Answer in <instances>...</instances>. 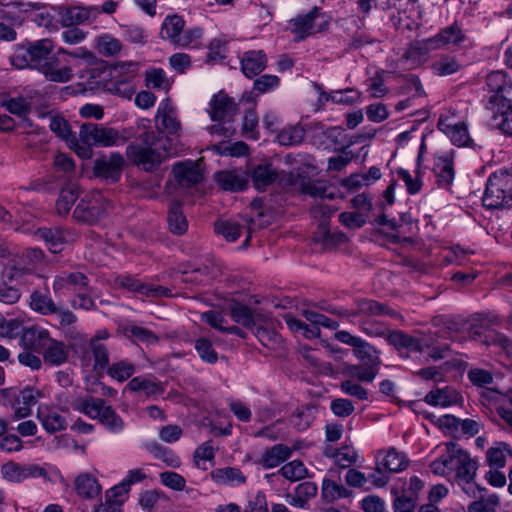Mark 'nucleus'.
<instances>
[{
    "instance_id": "f257e3e1",
    "label": "nucleus",
    "mask_w": 512,
    "mask_h": 512,
    "mask_svg": "<svg viewBox=\"0 0 512 512\" xmlns=\"http://www.w3.org/2000/svg\"><path fill=\"white\" fill-rule=\"evenodd\" d=\"M143 132L138 135V143L129 144L126 148L127 157L146 172L157 169L162 161L170 154L168 139L159 136L150 129V121L141 119L137 123Z\"/></svg>"
},
{
    "instance_id": "f03ea898",
    "label": "nucleus",
    "mask_w": 512,
    "mask_h": 512,
    "mask_svg": "<svg viewBox=\"0 0 512 512\" xmlns=\"http://www.w3.org/2000/svg\"><path fill=\"white\" fill-rule=\"evenodd\" d=\"M53 49V42L48 38L17 44L10 56V63L17 69L29 68L38 71Z\"/></svg>"
},
{
    "instance_id": "7ed1b4c3",
    "label": "nucleus",
    "mask_w": 512,
    "mask_h": 512,
    "mask_svg": "<svg viewBox=\"0 0 512 512\" xmlns=\"http://www.w3.org/2000/svg\"><path fill=\"white\" fill-rule=\"evenodd\" d=\"M482 201L487 209L512 206V170L500 169L488 177Z\"/></svg>"
},
{
    "instance_id": "20e7f679",
    "label": "nucleus",
    "mask_w": 512,
    "mask_h": 512,
    "mask_svg": "<svg viewBox=\"0 0 512 512\" xmlns=\"http://www.w3.org/2000/svg\"><path fill=\"white\" fill-rule=\"evenodd\" d=\"M111 201L101 191H92L83 197L73 211L78 222L94 224L101 220L111 209Z\"/></svg>"
},
{
    "instance_id": "39448f33",
    "label": "nucleus",
    "mask_w": 512,
    "mask_h": 512,
    "mask_svg": "<svg viewBox=\"0 0 512 512\" xmlns=\"http://www.w3.org/2000/svg\"><path fill=\"white\" fill-rule=\"evenodd\" d=\"M209 105V115L212 121L223 122V124L218 123L209 127L210 133L230 136L232 134L231 127H226L225 124L232 121L237 114V104L227 94L219 92L213 96Z\"/></svg>"
},
{
    "instance_id": "423d86ee",
    "label": "nucleus",
    "mask_w": 512,
    "mask_h": 512,
    "mask_svg": "<svg viewBox=\"0 0 512 512\" xmlns=\"http://www.w3.org/2000/svg\"><path fill=\"white\" fill-rule=\"evenodd\" d=\"M488 95L487 107H512V80L502 70L492 71L486 77Z\"/></svg>"
},
{
    "instance_id": "0eeeda50",
    "label": "nucleus",
    "mask_w": 512,
    "mask_h": 512,
    "mask_svg": "<svg viewBox=\"0 0 512 512\" xmlns=\"http://www.w3.org/2000/svg\"><path fill=\"white\" fill-rule=\"evenodd\" d=\"M79 138L83 143L97 147L120 146L128 140V137L117 129L95 123L83 124L80 127Z\"/></svg>"
},
{
    "instance_id": "6e6552de",
    "label": "nucleus",
    "mask_w": 512,
    "mask_h": 512,
    "mask_svg": "<svg viewBox=\"0 0 512 512\" xmlns=\"http://www.w3.org/2000/svg\"><path fill=\"white\" fill-rule=\"evenodd\" d=\"M125 165V159L119 152H111L94 160L93 174L107 183L120 180Z\"/></svg>"
},
{
    "instance_id": "1a4fd4ad",
    "label": "nucleus",
    "mask_w": 512,
    "mask_h": 512,
    "mask_svg": "<svg viewBox=\"0 0 512 512\" xmlns=\"http://www.w3.org/2000/svg\"><path fill=\"white\" fill-rule=\"evenodd\" d=\"M457 466L452 478L455 479L465 494L469 497L477 498V494L481 491L480 486L474 481L478 469L477 462L465 451Z\"/></svg>"
},
{
    "instance_id": "9d476101",
    "label": "nucleus",
    "mask_w": 512,
    "mask_h": 512,
    "mask_svg": "<svg viewBox=\"0 0 512 512\" xmlns=\"http://www.w3.org/2000/svg\"><path fill=\"white\" fill-rule=\"evenodd\" d=\"M464 452L465 450L458 444L454 442L447 443L446 452L430 464L431 471L439 476L452 477Z\"/></svg>"
},
{
    "instance_id": "9b49d317",
    "label": "nucleus",
    "mask_w": 512,
    "mask_h": 512,
    "mask_svg": "<svg viewBox=\"0 0 512 512\" xmlns=\"http://www.w3.org/2000/svg\"><path fill=\"white\" fill-rule=\"evenodd\" d=\"M35 236L46 242L51 252L58 253L65 244L73 243L77 239L78 234L75 230L57 226L53 228H39L36 230Z\"/></svg>"
},
{
    "instance_id": "f8f14e48",
    "label": "nucleus",
    "mask_w": 512,
    "mask_h": 512,
    "mask_svg": "<svg viewBox=\"0 0 512 512\" xmlns=\"http://www.w3.org/2000/svg\"><path fill=\"white\" fill-rule=\"evenodd\" d=\"M427 47L439 49L442 47H466L469 39L457 24L441 29L434 37L426 40Z\"/></svg>"
},
{
    "instance_id": "ddd939ff",
    "label": "nucleus",
    "mask_w": 512,
    "mask_h": 512,
    "mask_svg": "<svg viewBox=\"0 0 512 512\" xmlns=\"http://www.w3.org/2000/svg\"><path fill=\"white\" fill-rule=\"evenodd\" d=\"M0 19L6 20L13 25H21L28 13L39 11L44 8L38 2L11 1L4 2L0 0Z\"/></svg>"
},
{
    "instance_id": "4468645a",
    "label": "nucleus",
    "mask_w": 512,
    "mask_h": 512,
    "mask_svg": "<svg viewBox=\"0 0 512 512\" xmlns=\"http://www.w3.org/2000/svg\"><path fill=\"white\" fill-rule=\"evenodd\" d=\"M157 135H176L181 129V123L177 118L176 109L169 99L160 102L155 116Z\"/></svg>"
},
{
    "instance_id": "2eb2a0df",
    "label": "nucleus",
    "mask_w": 512,
    "mask_h": 512,
    "mask_svg": "<svg viewBox=\"0 0 512 512\" xmlns=\"http://www.w3.org/2000/svg\"><path fill=\"white\" fill-rule=\"evenodd\" d=\"M116 283L129 291L138 292L150 298L171 296V291L168 288L160 285L142 283L138 278L132 275H120L116 278Z\"/></svg>"
},
{
    "instance_id": "dca6fc26",
    "label": "nucleus",
    "mask_w": 512,
    "mask_h": 512,
    "mask_svg": "<svg viewBox=\"0 0 512 512\" xmlns=\"http://www.w3.org/2000/svg\"><path fill=\"white\" fill-rule=\"evenodd\" d=\"M356 310L354 312L341 313L340 311L329 309L328 311L333 314L343 315V316H357V315H366V316H390L396 317L398 314L396 311L391 309L389 306L377 302L372 299L361 298L355 301Z\"/></svg>"
},
{
    "instance_id": "f3484780",
    "label": "nucleus",
    "mask_w": 512,
    "mask_h": 512,
    "mask_svg": "<svg viewBox=\"0 0 512 512\" xmlns=\"http://www.w3.org/2000/svg\"><path fill=\"white\" fill-rule=\"evenodd\" d=\"M51 337L47 329L33 325L25 328L19 339V345L23 349H28L41 355Z\"/></svg>"
},
{
    "instance_id": "a211bd4d",
    "label": "nucleus",
    "mask_w": 512,
    "mask_h": 512,
    "mask_svg": "<svg viewBox=\"0 0 512 512\" xmlns=\"http://www.w3.org/2000/svg\"><path fill=\"white\" fill-rule=\"evenodd\" d=\"M172 173L181 187H192L203 180L201 167L193 161L178 162L173 166Z\"/></svg>"
},
{
    "instance_id": "6ab92c4d",
    "label": "nucleus",
    "mask_w": 512,
    "mask_h": 512,
    "mask_svg": "<svg viewBox=\"0 0 512 512\" xmlns=\"http://www.w3.org/2000/svg\"><path fill=\"white\" fill-rule=\"evenodd\" d=\"M99 15V7H66L59 11L60 23L64 27H72L95 19Z\"/></svg>"
},
{
    "instance_id": "aec40b11",
    "label": "nucleus",
    "mask_w": 512,
    "mask_h": 512,
    "mask_svg": "<svg viewBox=\"0 0 512 512\" xmlns=\"http://www.w3.org/2000/svg\"><path fill=\"white\" fill-rule=\"evenodd\" d=\"M41 355L44 364L59 367L68 361L70 348L63 341L51 337Z\"/></svg>"
},
{
    "instance_id": "412c9836",
    "label": "nucleus",
    "mask_w": 512,
    "mask_h": 512,
    "mask_svg": "<svg viewBox=\"0 0 512 512\" xmlns=\"http://www.w3.org/2000/svg\"><path fill=\"white\" fill-rule=\"evenodd\" d=\"M267 61L263 50L245 51L240 58L241 71L247 78H253L266 68Z\"/></svg>"
},
{
    "instance_id": "4be33fe9",
    "label": "nucleus",
    "mask_w": 512,
    "mask_h": 512,
    "mask_svg": "<svg viewBox=\"0 0 512 512\" xmlns=\"http://www.w3.org/2000/svg\"><path fill=\"white\" fill-rule=\"evenodd\" d=\"M319 16V8L314 7L306 14L297 15L289 21V29L296 41H302L313 32L314 22Z\"/></svg>"
},
{
    "instance_id": "5701e85b",
    "label": "nucleus",
    "mask_w": 512,
    "mask_h": 512,
    "mask_svg": "<svg viewBox=\"0 0 512 512\" xmlns=\"http://www.w3.org/2000/svg\"><path fill=\"white\" fill-rule=\"evenodd\" d=\"M387 340L399 351L402 357H409L403 350L421 353L424 351L425 346L428 347V343H423L420 339L399 330L390 332Z\"/></svg>"
},
{
    "instance_id": "b1692460",
    "label": "nucleus",
    "mask_w": 512,
    "mask_h": 512,
    "mask_svg": "<svg viewBox=\"0 0 512 512\" xmlns=\"http://www.w3.org/2000/svg\"><path fill=\"white\" fill-rule=\"evenodd\" d=\"M44 77L52 82L66 83L73 77L72 69L69 66L59 67V60L52 53L38 70Z\"/></svg>"
},
{
    "instance_id": "393cba45",
    "label": "nucleus",
    "mask_w": 512,
    "mask_h": 512,
    "mask_svg": "<svg viewBox=\"0 0 512 512\" xmlns=\"http://www.w3.org/2000/svg\"><path fill=\"white\" fill-rule=\"evenodd\" d=\"M217 184L225 191H242L248 183L247 175L241 169L223 170L215 174Z\"/></svg>"
},
{
    "instance_id": "a878e982",
    "label": "nucleus",
    "mask_w": 512,
    "mask_h": 512,
    "mask_svg": "<svg viewBox=\"0 0 512 512\" xmlns=\"http://www.w3.org/2000/svg\"><path fill=\"white\" fill-rule=\"evenodd\" d=\"M107 406L108 405H106V401L104 399L93 396L78 398L72 404V408L75 411H78L91 419H97L98 421L101 420Z\"/></svg>"
},
{
    "instance_id": "bb28decb",
    "label": "nucleus",
    "mask_w": 512,
    "mask_h": 512,
    "mask_svg": "<svg viewBox=\"0 0 512 512\" xmlns=\"http://www.w3.org/2000/svg\"><path fill=\"white\" fill-rule=\"evenodd\" d=\"M424 400L431 406L449 407L457 404L461 400V396L455 388L446 386L431 390L426 394Z\"/></svg>"
},
{
    "instance_id": "cd10ccee",
    "label": "nucleus",
    "mask_w": 512,
    "mask_h": 512,
    "mask_svg": "<svg viewBox=\"0 0 512 512\" xmlns=\"http://www.w3.org/2000/svg\"><path fill=\"white\" fill-rule=\"evenodd\" d=\"M88 285V278L81 272H63L57 275L53 281L54 292H60L64 289L79 291Z\"/></svg>"
},
{
    "instance_id": "c85d7f7f",
    "label": "nucleus",
    "mask_w": 512,
    "mask_h": 512,
    "mask_svg": "<svg viewBox=\"0 0 512 512\" xmlns=\"http://www.w3.org/2000/svg\"><path fill=\"white\" fill-rule=\"evenodd\" d=\"M38 419L48 433L62 431L67 425L65 417L60 412L47 406L38 408Z\"/></svg>"
},
{
    "instance_id": "c756f323",
    "label": "nucleus",
    "mask_w": 512,
    "mask_h": 512,
    "mask_svg": "<svg viewBox=\"0 0 512 512\" xmlns=\"http://www.w3.org/2000/svg\"><path fill=\"white\" fill-rule=\"evenodd\" d=\"M317 486L313 482H303L297 485L294 493H288L286 495V501L288 504L297 508H306L308 502L314 498L317 494Z\"/></svg>"
},
{
    "instance_id": "7c9ffc66",
    "label": "nucleus",
    "mask_w": 512,
    "mask_h": 512,
    "mask_svg": "<svg viewBox=\"0 0 512 512\" xmlns=\"http://www.w3.org/2000/svg\"><path fill=\"white\" fill-rule=\"evenodd\" d=\"M125 389L132 392H143L147 397L160 395L164 392V387L154 377L137 376L132 378Z\"/></svg>"
},
{
    "instance_id": "2f4dec72",
    "label": "nucleus",
    "mask_w": 512,
    "mask_h": 512,
    "mask_svg": "<svg viewBox=\"0 0 512 512\" xmlns=\"http://www.w3.org/2000/svg\"><path fill=\"white\" fill-rule=\"evenodd\" d=\"M74 488L80 497L86 499L96 498L101 493V486L98 480L91 473H81L74 481Z\"/></svg>"
},
{
    "instance_id": "473e14b6",
    "label": "nucleus",
    "mask_w": 512,
    "mask_h": 512,
    "mask_svg": "<svg viewBox=\"0 0 512 512\" xmlns=\"http://www.w3.org/2000/svg\"><path fill=\"white\" fill-rule=\"evenodd\" d=\"M210 476L215 483L220 485L236 487L246 482L245 475L236 467L216 468L211 471Z\"/></svg>"
},
{
    "instance_id": "72a5a7b5",
    "label": "nucleus",
    "mask_w": 512,
    "mask_h": 512,
    "mask_svg": "<svg viewBox=\"0 0 512 512\" xmlns=\"http://www.w3.org/2000/svg\"><path fill=\"white\" fill-rule=\"evenodd\" d=\"M185 27V20L178 14L168 15L162 22L160 36L162 39L169 40L174 46L177 39L180 38Z\"/></svg>"
},
{
    "instance_id": "f704fd0d",
    "label": "nucleus",
    "mask_w": 512,
    "mask_h": 512,
    "mask_svg": "<svg viewBox=\"0 0 512 512\" xmlns=\"http://www.w3.org/2000/svg\"><path fill=\"white\" fill-rule=\"evenodd\" d=\"M433 171L437 185L441 188L449 189L455 175L452 159L447 156L437 158Z\"/></svg>"
},
{
    "instance_id": "c9c22d12",
    "label": "nucleus",
    "mask_w": 512,
    "mask_h": 512,
    "mask_svg": "<svg viewBox=\"0 0 512 512\" xmlns=\"http://www.w3.org/2000/svg\"><path fill=\"white\" fill-rule=\"evenodd\" d=\"M292 449L284 444H276L268 448L262 455L261 465L266 468H274L279 466L291 457Z\"/></svg>"
},
{
    "instance_id": "e433bc0d",
    "label": "nucleus",
    "mask_w": 512,
    "mask_h": 512,
    "mask_svg": "<svg viewBox=\"0 0 512 512\" xmlns=\"http://www.w3.org/2000/svg\"><path fill=\"white\" fill-rule=\"evenodd\" d=\"M438 126L449 137L454 145L459 147L469 145L471 138L468 133V128L463 122L454 124L439 122Z\"/></svg>"
},
{
    "instance_id": "4c0bfd02",
    "label": "nucleus",
    "mask_w": 512,
    "mask_h": 512,
    "mask_svg": "<svg viewBox=\"0 0 512 512\" xmlns=\"http://www.w3.org/2000/svg\"><path fill=\"white\" fill-rule=\"evenodd\" d=\"M30 308L41 315H54L58 311V305L47 293L34 291L30 295Z\"/></svg>"
},
{
    "instance_id": "58836bf2",
    "label": "nucleus",
    "mask_w": 512,
    "mask_h": 512,
    "mask_svg": "<svg viewBox=\"0 0 512 512\" xmlns=\"http://www.w3.org/2000/svg\"><path fill=\"white\" fill-rule=\"evenodd\" d=\"M377 462L388 473L402 471L407 465L405 456L394 448L389 449L386 453L378 454Z\"/></svg>"
},
{
    "instance_id": "ea45409f",
    "label": "nucleus",
    "mask_w": 512,
    "mask_h": 512,
    "mask_svg": "<svg viewBox=\"0 0 512 512\" xmlns=\"http://www.w3.org/2000/svg\"><path fill=\"white\" fill-rule=\"evenodd\" d=\"M79 197V189L75 184H68L64 186L59 193L56 201V211L60 216H65L69 213L71 207L74 205Z\"/></svg>"
},
{
    "instance_id": "a19ab883",
    "label": "nucleus",
    "mask_w": 512,
    "mask_h": 512,
    "mask_svg": "<svg viewBox=\"0 0 512 512\" xmlns=\"http://www.w3.org/2000/svg\"><path fill=\"white\" fill-rule=\"evenodd\" d=\"M512 457V450L507 443L497 442L486 452V459L491 468L499 469L505 466L507 457Z\"/></svg>"
},
{
    "instance_id": "79ce46f5",
    "label": "nucleus",
    "mask_w": 512,
    "mask_h": 512,
    "mask_svg": "<svg viewBox=\"0 0 512 512\" xmlns=\"http://www.w3.org/2000/svg\"><path fill=\"white\" fill-rule=\"evenodd\" d=\"M167 221L172 233L182 235L187 231L188 222L181 210V204L178 201H174L170 204Z\"/></svg>"
},
{
    "instance_id": "37998d69",
    "label": "nucleus",
    "mask_w": 512,
    "mask_h": 512,
    "mask_svg": "<svg viewBox=\"0 0 512 512\" xmlns=\"http://www.w3.org/2000/svg\"><path fill=\"white\" fill-rule=\"evenodd\" d=\"M105 372L112 379L122 383L136 372V365L127 359H122L110 364Z\"/></svg>"
},
{
    "instance_id": "c03bdc74",
    "label": "nucleus",
    "mask_w": 512,
    "mask_h": 512,
    "mask_svg": "<svg viewBox=\"0 0 512 512\" xmlns=\"http://www.w3.org/2000/svg\"><path fill=\"white\" fill-rule=\"evenodd\" d=\"M380 367L356 364L346 368L345 374L354 381L371 383L379 373Z\"/></svg>"
},
{
    "instance_id": "a18cd8bd",
    "label": "nucleus",
    "mask_w": 512,
    "mask_h": 512,
    "mask_svg": "<svg viewBox=\"0 0 512 512\" xmlns=\"http://www.w3.org/2000/svg\"><path fill=\"white\" fill-rule=\"evenodd\" d=\"M88 349L92 353L94 359V371H105L110 365L109 352L107 347L103 343L97 342V339H90L88 343Z\"/></svg>"
},
{
    "instance_id": "49530a36",
    "label": "nucleus",
    "mask_w": 512,
    "mask_h": 512,
    "mask_svg": "<svg viewBox=\"0 0 512 512\" xmlns=\"http://www.w3.org/2000/svg\"><path fill=\"white\" fill-rule=\"evenodd\" d=\"M252 180L257 190H264L277 178V172L272 165H259L252 172Z\"/></svg>"
},
{
    "instance_id": "de8ad7c7",
    "label": "nucleus",
    "mask_w": 512,
    "mask_h": 512,
    "mask_svg": "<svg viewBox=\"0 0 512 512\" xmlns=\"http://www.w3.org/2000/svg\"><path fill=\"white\" fill-rule=\"evenodd\" d=\"M353 352L356 358L364 362V364L376 367L381 366V359L378 350L366 340L362 339L358 346L354 348Z\"/></svg>"
},
{
    "instance_id": "09e8293b",
    "label": "nucleus",
    "mask_w": 512,
    "mask_h": 512,
    "mask_svg": "<svg viewBox=\"0 0 512 512\" xmlns=\"http://www.w3.org/2000/svg\"><path fill=\"white\" fill-rule=\"evenodd\" d=\"M305 137V130L300 125L286 126L282 128L276 139L282 146H294L303 142Z\"/></svg>"
},
{
    "instance_id": "8fccbe9b",
    "label": "nucleus",
    "mask_w": 512,
    "mask_h": 512,
    "mask_svg": "<svg viewBox=\"0 0 512 512\" xmlns=\"http://www.w3.org/2000/svg\"><path fill=\"white\" fill-rule=\"evenodd\" d=\"M322 497L327 502L345 498L349 496V491L342 485L335 481L325 478L322 483Z\"/></svg>"
},
{
    "instance_id": "3c124183",
    "label": "nucleus",
    "mask_w": 512,
    "mask_h": 512,
    "mask_svg": "<svg viewBox=\"0 0 512 512\" xmlns=\"http://www.w3.org/2000/svg\"><path fill=\"white\" fill-rule=\"evenodd\" d=\"M462 65L450 56H443L432 64L433 73L438 76H448L458 72Z\"/></svg>"
},
{
    "instance_id": "603ef678",
    "label": "nucleus",
    "mask_w": 512,
    "mask_h": 512,
    "mask_svg": "<svg viewBox=\"0 0 512 512\" xmlns=\"http://www.w3.org/2000/svg\"><path fill=\"white\" fill-rule=\"evenodd\" d=\"M244 228H246L245 225H241L233 220L219 221L215 224V231L223 235L230 242L236 241Z\"/></svg>"
},
{
    "instance_id": "864d4df0",
    "label": "nucleus",
    "mask_w": 512,
    "mask_h": 512,
    "mask_svg": "<svg viewBox=\"0 0 512 512\" xmlns=\"http://www.w3.org/2000/svg\"><path fill=\"white\" fill-rule=\"evenodd\" d=\"M480 492H482V490ZM477 497L480 499L469 504V512H496L500 504L499 497L496 494L489 495L485 498L481 493H478Z\"/></svg>"
},
{
    "instance_id": "5fc2aeb1",
    "label": "nucleus",
    "mask_w": 512,
    "mask_h": 512,
    "mask_svg": "<svg viewBox=\"0 0 512 512\" xmlns=\"http://www.w3.org/2000/svg\"><path fill=\"white\" fill-rule=\"evenodd\" d=\"M493 125L505 134L512 135V107H495Z\"/></svg>"
},
{
    "instance_id": "6e6d98bb",
    "label": "nucleus",
    "mask_w": 512,
    "mask_h": 512,
    "mask_svg": "<svg viewBox=\"0 0 512 512\" xmlns=\"http://www.w3.org/2000/svg\"><path fill=\"white\" fill-rule=\"evenodd\" d=\"M230 315L232 319L247 328L255 325V317L251 308L241 304H234L231 306Z\"/></svg>"
},
{
    "instance_id": "4d7b16f0",
    "label": "nucleus",
    "mask_w": 512,
    "mask_h": 512,
    "mask_svg": "<svg viewBox=\"0 0 512 512\" xmlns=\"http://www.w3.org/2000/svg\"><path fill=\"white\" fill-rule=\"evenodd\" d=\"M111 433H120L125 427L123 419L108 405L99 421Z\"/></svg>"
},
{
    "instance_id": "13d9d810",
    "label": "nucleus",
    "mask_w": 512,
    "mask_h": 512,
    "mask_svg": "<svg viewBox=\"0 0 512 512\" xmlns=\"http://www.w3.org/2000/svg\"><path fill=\"white\" fill-rule=\"evenodd\" d=\"M307 473V469L304 464L299 460H293L291 462L286 463L282 466V468L277 472V474H281L284 478L290 481H298L305 477Z\"/></svg>"
},
{
    "instance_id": "bf43d9fd",
    "label": "nucleus",
    "mask_w": 512,
    "mask_h": 512,
    "mask_svg": "<svg viewBox=\"0 0 512 512\" xmlns=\"http://www.w3.org/2000/svg\"><path fill=\"white\" fill-rule=\"evenodd\" d=\"M125 334L136 341L145 344H155L159 338L149 329L137 325H129L125 328Z\"/></svg>"
},
{
    "instance_id": "052dcab7",
    "label": "nucleus",
    "mask_w": 512,
    "mask_h": 512,
    "mask_svg": "<svg viewBox=\"0 0 512 512\" xmlns=\"http://www.w3.org/2000/svg\"><path fill=\"white\" fill-rule=\"evenodd\" d=\"M195 349L199 357L209 364H214L218 360V354L213 348L210 340L207 338H199L195 341Z\"/></svg>"
},
{
    "instance_id": "680f3d73",
    "label": "nucleus",
    "mask_w": 512,
    "mask_h": 512,
    "mask_svg": "<svg viewBox=\"0 0 512 512\" xmlns=\"http://www.w3.org/2000/svg\"><path fill=\"white\" fill-rule=\"evenodd\" d=\"M329 187L323 181H307L302 184V191L314 198H333V194L328 192Z\"/></svg>"
},
{
    "instance_id": "e2e57ef3",
    "label": "nucleus",
    "mask_w": 512,
    "mask_h": 512,
    "mask_svg": "<svg viewBox=\"0 0 512 512\" xmlns=\"http://www.w3.org/2000/svg\"><path fill=\"white\" fill-rule=\"evenodd\" d=\"M24 465L15 462H7L1 467V474L4 479L14 483L25 480Z\"/></svg>"
},
{
    "instance_id": "0e129e2a",
    "label": "nucleus",
    "mask_w": 512,
    "mask_h": 512,
    "mask_svg": "<svg viewBox=\"0 0 512 512\" xmlns=\"http://www.w3.org/2000/svg\"><path fill=\"white\" fill-rule=\"evenodd\" d=\"M151 452L170 467L178 468L181 464L179 457L172 450L160 444L154 443L151 446Z\"/></svg>"
},
{
    "instance_id": "69168bd1",
    "label": "nucleus",
    "mask_w": 512,
    "mask_h": 512,
    "mask_svg": "<svg viewBox=\"0 0 512 512\" xmlns=\"http://www.w3.org/2000/svg\"><path fill=\"white\" fill-rule=\"evenodd\" d=\"M25 328L26 327H23L21 322L16 319L6 320L3 318L0 324V337L8 339L21 338Z\"/></svg>"
},
{
    "instance_id": "338daca9",
    "label": "nucleus",
    "mask_w": 512,
    "mask_h": 512,
    "mask_svg": "<svg viewBox=\"0 0 512 512\" xmlns=\"http://www.w3.org/2000/svg\"><path fill=\"white\" fill-rule=\"evenodd\" d=\"M203 31L199 27H194L186 31L183 30L179 39H177L176 47H198L201 43Z\"/></svg>"
},
{
    "instance_id": "774afa93",
    "label": "nucleus",
    "mask_w": 512,
    "mask_h": 512,
    "mask_svg": "<svg viewBox=\"0 0 512 512\" xmlns=\"http://www.w3.org/2000/svg\"><path fill=\"white\" fill-rule=\"evenodd\" d=\"M280 85V78L276 75L264 74L254 80L253 89L261 94L273 91Z\"/></svg>"
}]
</instances>
